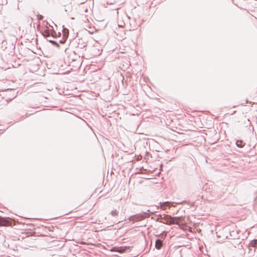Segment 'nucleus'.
Masks as SVG:
<instances>
[{
	"label": "nucleus",
	"mask_w": 257,
	"mask_h": 257,
	"mask_svg": "<svg viewBox=\"0 0 257 257\" xmlns=\"http://www.w3.org/2000/svg\"><path fill=\"white\" fill-rule=\"evenodd\" d=\"M150 216L149 213L147 212H142L140 214H137L136 215L131 216L130 217V220L133 222H137L144 220V219L148 218Z\"/></svg>",
	"instance_id": "nucleus-1"
},
{
	"label": "nucleus",
	"mask_w": 257,
	"mask_h": 257,
	"mask_svg": "<svg viewBox=\"0 0 257 257\" xmlns=\"http://www.w3.org/2000/svg\"><path fill=\"white\" fill-rule=\"evenodd\" d=\"M12 225V223L8 219L0 217V226H8Z\"/></svg>",
	"instance_id": "nucleus-2"
},
{
	"label": "nucleus",
	"mask_w": 257,
	"mask_h": 257,
	"mask_svg": "<svg viewBox=\"0 0 257 257\" xmlns=\"http://www.w3.org/2000/svg\"><path fill=\"white\" fill-rule=\"evenodd\" d=\"M181 217H172L170 224H179L181 220Z\"/></svg>",
	"instance_id": "nucleus-3"
},
{
	"label": "nucleus",
	"mask_w": 257,
	"mask_h": 257,
	"mask_svg": "<svg viewBox=\"0 0 257 257\" xmlns=\"http://www.w3.org/2000/svg\"><path fill=\"white\" fill-rule=\"evenodd\" d=\"M163 245V241L162 240L158 239L155 241V247L158 249H159L161 248Z\"/></svg>",
	"instance_id": "nucleus-4"
},
{
	"label": "nucleus",
	"mask_w": 257,
	"mask_h": 257,
	"mask_svg": "<svg viewBox=\"0 0 257 257\" xmlns=\"http://www.w3.org/2000/svg\"><path fill=\"white\" fill-rule=\"evenodd\" d=\"M162 219L166 222L167 224H170L171 219H172V216L170 215H165Z\"/></svg>",
	"instance_id": "nucleus-5"
},
{
	"label": "nucleus",
	"mask_w": 257,
	"mask_h": 257,
	"mask_svg": "<svg viewBox=\"0 0 257 257\" xmlns=\"http://www.w3.org/2000/svg\"><path fill=\"white\" fill-rule=\"evenodd\" d=\"M244 144H245L241 140H238L236 142V146L239 148H242Z\"/></svg>",
	"instance_id": "nucleus-6"
},
{
	"label": "nucleus",
	"mask_w": 257,
	"mask_h": 257,
	"mask_svg": "<svg viewBox=\"0 0 257 257\" xmlns=\"http://www.w3.org/2000/svg\"><path fill=\"white\" fill-rule=\"evenodd\" d=\"M43 35L44 36V37H50V33L49 32V30H45L43 32Z\"/></svg>",
	"instance_id": "nucleus-7"
},
{
	"label": "nucleus",
	"mask_w": 257,
	"mask_h": 257,
	"mask_svg": "<svg viewBox=\"0 0 257 257\" xmlns=\"http://www.w3.org/2000/svg\"><path fill=\"white\" fill-rule=\"evenodd\" d=\"M110 214L112 216H116L118 215V212L116 210H112Z\"/></svg>",
	"instance_id": "nucleus-8"
},
{
	"label": "nucleus",
	"mask_w": 257,
	"mask_h": 257,
	"mask_svg": "<svg viewBox=\"0 0 257 257\" xmlns=\"http://www.w3.org/2000/svg\"><path fill=\"white\" fill-rule=\"evenodd\" d=\"M48 41L50 43H52V44H53L54 45H55V46H57V47H58V46H59L58 44V43H57V42H56V41H53V40H48Z\"/></svg>",
	"instance_id": "nucleus-9"
},
{
	"label": "nucleus",
	"mask_w": 257,
	"mask_h": 257,
	"mask_svg": "<svg viewBox=\"0 0 257 257\" xmlns=\"http://www.w3.org/2000/svg\"><path fill=\"white\" fill-rule=\"evenodd\" d=\"M7 0H0V5H5L7 4Z\"/></svg>",
	"instance_id": "nucleus-10"
},
{
	"label": "nucleus",
	"mask_w": 257,
	"mask_h": 257,
	"mask_svg": "<svg viewBox=\"0 0 257 257\" xmlns=\"http://www.w3.org/2000/svg\"><path fill=\"white\" fill-rule=\"evenodd\" d=\"M170 204V203L169 202H165L162 205H161V207L163 208L164 206H168Z\"/></svg>",
	"instance_id": "nucleus-11"
},
{
	"label": "nucleus",
	"mask_w": 257,
	"mask_h": 257,
	"mask_svg": "<svg viewBox=\"0 0 257 257\" xmlns=\"http://www.w3.org/2000/svg\"><path fill=\"white\" fill-rule=\"evenodd\" d=\"M43 18V16L41 15H37V19L39 20H42Z\"/></svg>",
	"instance_id": "nucleus-12"
},
{
	"label": "nucleus",
	"mask_w": 257,
	"mask_h": 257,
	"mask_svg": "<svg viewBox=\"0 0 257 257\" xmlns=\"http://www.w3.org/2000/svg\"><path fill=\"white\" fill-rule=\"evenodd\" d=\"M87 11H88V10H87V9H85V12H87Z\"/></svg>",
	"instance_id": "nucleus-13"
}]
</instances>
